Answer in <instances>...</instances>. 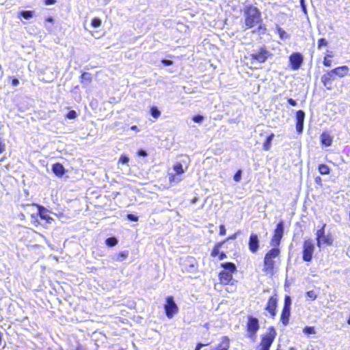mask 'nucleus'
<instances>
[{
  "label": "nucleus",
  "instance_id": "f257e3e1",
  "mask_svg": "<svg viewBox=\"0 0 350 350\" xmlns=\"http://www.w3.org/2000/svg\"><path fill=\"white\" fill-rule=\"evenodd\" d=\"M244 15L245 25L247 29H251L255 26L259 25V31H265V28L262 25L261 13L256 7H247Z\"/></svg>",
  "mask_w": 350,
  "mask_h": 350
},
{
  "label": "nucleus",
  "instance_id": "f03ea898",
  "mask_svg": "<svg viewBox=\"0 0 350 350\" xmlns=\"http://www.w3.org/2000/svg\"><path fill=\"white\" fill-rule=\"evenodd\" d=\"M280 254V251L278 248H273L265 254L262 271L266 275H273L276 259L278 258Z\"/></svg>",
  "mask_w": 350,
  "mask_h": 350
},
{
  "label": "nucleus",
  "instance_id": "7ed1b4c3",
  "mask_svg": "<svg viewBox=\"0 0 350 350\" xmlns=\"http://www.w3.org/2000/svg\"><path fill=\"white\" fill-rule=\"evenodd\" d=\"M221 267L224 270L219 273L220 282L228 284L232 279V273L236 271V267L232 262L222 263Z\"/></svg>",
  "mask_w": 350,
  "mask_h": 350
},
{
  "label": "nucleus",
  "instance_id": "20e7f679",
  "mask_svg": "<svg viewBox=\"0 0 350 350\" xmlns=\"http://www.w3.org/2000/svg\"><path fill=\"white\" fill-rule=\"evenodd\" d=\"M275 336L276 332L275 329L273 327H269L266 334L262 336L260 342L261 350H269Z\"/></svg>",
  "mask_w": 350,
  "mask_h": 350
},
{
  "label": "nucleus",
  "instance_id": "39448f33",
  "mask_svg": "<svg viewBox=\"0 0 350 350\" xmlns=\"http://www.w3.org/2000/svg\"><path fill=\"white\" fill-rule=\"evenodd\" d=\"M260 328L259 321L258 319L250 316L247 323V330L250 338L255 337L257 332Z\"/></svg>",
  "mask_w": 350,
  "mask_h": 350
},
{
  "label": "nucleus",
  "instance_id": "423d86ee",
  "mask_svg": "<svg viewBox=\"0 0 350 350\" xmlns=\"http://www.w3.org/2000/svg\"><path fill=\"white\" fill-rule=\"evenodd\" d=\"M325 224H324L321 229L317 232V241L318 247H321L322 244L331 245L332 243V239L330 235L325 234Z\"/></svg>",
  "mask_w": 350,
  "mask_h": 350
},
{
  "label": "nucleus",
  "instance_id": "0eeeda50",
  "mask_svg": "<svg viewBox=\"0 0 350 350\" xmlns=\"http://www.w3.org/2000/svg\"><path fill=\"white\" fill-rule=\"evenodd\" d=\"M166 316L171 319L174 317L175 314L178 312V308L177 305L174 301V298L172 297H168L166 299V304L164 306Z\"/></svg>",
  "mask_w": 350,
  "mask_h": 350
},
{
  "label": "nucleus",
  "instance_id": "6e6552de",
  "mask_svg": "<svg viewBox=\"0 0 350 350\" xmlns=\"http://www.w3.org/2000/svg\"><path fill=\"white\" fill-rule=\"evenodd\" d=\"M314 246L310 240H306L304 243L303 259L305 261H310L312 258V254Z\"/></svg>",
  "mask_w": 350,
  "mask_h": 350
},
{
  "label": "nucleus",
  "instance_id": "1a4fd4ad",
  "mask_svg": "<svg viewBox=\"0 0 350 350\" xmlns=\"http://www.w3.org/2000/svg\"><path fill=\"white\" fill-rule=\"evenodd\" d=\"M284 232V227L282 222L279 223L274 232V235L271 240V245L275 247L280 245V241L282 238Z\"/></svg>",
  "mask_w": 350,
  "mask_h": 350
},
{
  "label": "nucleus",
  "instance_id": "9d476101",
  "mask_svg": "<svg viewBox=\"0 0 350 350\" xmlns=\"http://www.w3.org/2000/svg\"><path fill=\"white\" fill-rule=\"evenodd\" d=\"M269 52L265 49L261 48L258 52L253 53L250 55L252 59L259 63L265 62L269 57Z\"/></svg>",
  "mask_w": 350,
  "mask_h": 350
},
{
  "label": "nucleus",
  "instance_id": "9b49d317",
  "mask_svg": "<svg viewBox=\"0 0 350 350\" xmlns=\"http://www.w3.org/2000/svg\"><path fill=\"white\" fill-rule=\"evenodd\" d=\"M303 62V57L299 53H294L290 56V63L292 69L297 70Z\"/></svg>",
  "mask_w": 350,
  "mask_h": 350
},
{
  "label": "nucleus",
  "instance_id": "f8f14e48",
  "mask_svg": "<svg viewBox=\"0 0 350 350\" xmlns=\"http://www.w3.org/2000/svg\"><path fill=\"white\" fill-rule=\"evenodd\" d=\"M258 244H259V239H258V235L256 234H252L250 235V241H249L250 250L253 253L256 252L259 247Z\"/></svg>",
  "mask_w": 350,
  "mask_h": 350
},
{
  "label": "nucleus",
  "instance_id": "ddd939ff",
  "mask_svg": "<svg viewBox=\"0 0 350 350\" xmlns=\"http://www.w3.org/2000/svg\"><path fill=\"white\" fill-rule=\"evenodd\" d=\"M305 118V113L303 111L299 110L297 112L296 114V129L299 133H301L303 131L304 127V121Z\"/></svg>",
  "mask_w": 350,
  "mask_h": 350
},
{
  "label": "nucleus",
  "instance_id": "4468645a",
  "mask_svg": "<svg viewBox=\"0 0 350 350\" xmlns=\"http://www.w3.org/2000/svg\"><path fill=\"white\" fill-rule=\"evenodd\" d=\"M174 170L175 171V174H170V180L171 182H179L180 179L176 178V176L178 174H181L185 172L183 170V165L180 163H176L174 166Z\"/></svg>",
  "mask_w": 350,
  "mask_h": 350
},
{
  "label": "nucleus",
  "instance_id": "2eb2a0df",
  "mask_svg": "<svg viewBox=\"0 0 350 350\" xmlns=\"http://www.w3.org/2000/svg\"><path fill=\"white\" fill-rule=\"evenodd\" d=\"M277 307V299L274 297H271L267 302L265 310H267L272 317L275 315V310Z\"/></svg>",
  "mask_w": 350,
  "mask_h": 350
},
{
  "label": "nucleus",
  "instance_id": "dca6fc26",
  "mask_svg": "<svg viewBox=\"0 0 350 350\" xmlns=\"http://www.w3.org/2000/svg\"><path fill=\"white\" fill-rule=\"evenodd\" d=\"M349 71V68L346 66L338 67L331 70L332 75H338L340 77H343L347 75Z\"/></svg>",
  "mask_w": 350,
  "mask_h": 350
},
{
  "label": "nucleus",
  "instance_id": "f3484780",
  "mask_svg": "<svg viewBox=\"0 0 350 350\" xmlns=\"http://www.w3.org/2000/svg\"><path fill=\"white\" fill-rule=\"evenodd\" d=\"M332 137L327 133H323L321 135V142L322 144L326 146H330L332 143Z\"/></svg>",
  "mask_w": 350,
  "mask_h": 350
},
{
  "label": "nucleus",
  "instance_id": "a211bd4d",
  "mask_svg": "<svg viewBox=\"0 0 350 350\" xmlns=\"http://www.w3.org/2000/svg\"><path fill=\"white\" fill-rule=\"evenodd\" d=\"M53 172L57 176H62L64 174L65 170L64 166L60 163H55L52 167Z\"/></svg>",
  "mask_w": 350,
  "mask_h": 350
},
{
  "label": "nucleus",
  "instance_id": "6ab92c4d",
  "mask_svg": "<svg viewBox=\"0 0 350 350\" xmlns=\"http://www.w3.org/2000/svg\"><path fill=\"white\" fill-rule=\"evenodd\" d=\"M92 81V75L89 72H83L81 76V84L86 87L88 86Z\"/></svg>",
  "mask_w": 350,
  "mask_h": 350
},
{
  "label": "nucleus",
  "instance_id": "aec40b11",
  "mask_svg": "<svg viewBox=\"0 0 350 350\" xmlns=\"http://www.w3.org/2000/svg\"><path fill=\"white\" fill-rule=\"evenodd\" d=\"M333 77V75L331 71L328 72L327 73L323 75L321 77V81L324 84L325 87H327V89H330V87L328 85H330V81Z\"/></svg>",
  "mask_w": 350,
  "mask_h": 350
},
{
  "label": "nucleus",
  "instance_id": "412c9836",
  "mask_svg": "<svg viewBox=\"0 0 350 350\" xmlns=\"http://www.w3.org/2000/svg\"><path fill=\"white\" fill-rule=\"evenodd\" d=\"M291 314V309L283 308L281 314V321L284 325H286Z\"/></svg>",
  "mask_w": 350,
  "mask_h": 350
},
{
  "label": "nucleus",
  "instance_id": "4be33fe9",
  "mask_svg": "<svg viewBox=\"0 0 350 350\" xmlns=\"http://www.w3.org/2000/svg\"><path fill=\"white\" fill-rule=\"evenodd\" d=\"M38 213L40 217L43 219H52V217H51L46 213V210L45 208L38 206Z\"/></svg>",
  "mask_w": 350,
  "mask_h": 350
},
{
  "label": "nucleus",
  "instance_id": "5701e85b",
  "mask_svg": "<svg viewBox=\"0 0 350 350\" xmlns=\"http://www.w3.org/2000/svg\"><path fill=\"white\" fill-rule=\"evenodd\" d=\"M274 137V134H271L266 139L265 142L264 143L263 148L265 150H269L271 146V143Z\"/></svg>",
  "mask_w": 350,
  "mask_h": 350
},
{
  "label": "nucleus",
  "instance_id": "b1692460",
  "mask_svg": "<svg viewBox=\"0 0 350 350\" xmlns=\"http://www.w3.org/2000/svg\"><path fill=\"white\" fill-rule=\"evenodd\" d=\"M226 241H224L222 242L218 243L215 246L214 249L211 252L212 256H216L219 254V248L222 246V245L225 243Z\"/></svg>",
  "mask_w": 350,
  "mask_h": 350
},
{
  "label": "nucleus",
  "instance_id": "393cba45",
  "mask_svg": "<svg viewBox=\"0 0 350 350\" xmlns=\"http://www.w3.org/2000/svg\"><path fill=\"white\" fill-rule=\"evenodd\" d=\"M319 172L321 174H328L329 173V168L325 164H321L319 166Z\"/></svg>",
  "mask_w": 350,
  "mask_h": 350
},
{
  "label": "nucleus",
  "instance_id": "a878e982",
  "mask_svg": "<svg viewBox=\"0 0 350 350\" xmlns=\"http://www.w3.org/2000/svg\"><path fill=\"white\" fill-rule=\"evenodd\" d=\"M33 12L32 11H22L20 15L25 19H29L33 16Z\"/></svg>",
  "mask_w": 350,
  "mask_h": 350
},
{
  "label": "nucleus",
  "instance_id": "bb28decb",
  "mask_svg": "<svg viewBox=\"0 0 350 350\" xmlns=\"http://www.w3.org/2000/svg\"><path fill=\"white\" fill-rule=\"evenodd\" d=\"M150 113L152 116L154 118H158L161 116L160 111L155 107L151 108Z\"/></svg>",
  "mask_w": 350,
  "mask_h": 350
},
{
  "label": "nucleus",
  "instance_id": "cd10ccee",
  "mask_svg": "<svg viewBox=\"0 0 350 350\" xmlns=\"http://www.w3.org/2000/svg\"><path fill=\"white\" fill-rule=\"evenodd\" d=\"M106 243L109 246H115L118 243V241L114 237L108 238L106 240Z\"/></svg>",
  "mask_w": 350,
  "mask_h": 350
},
{
  "label": "nucleus",
  "instance_id": "c85d7f7f",
  "mask_svg": "<svg viewBox=\"0 0 350 350\" xmlns=\"http://www.w3.org/2000/svg\"><path fill=\"white\" fill-rule=\"evenodd\" d=\"M189 262L190 263V265H189L190 269H189V271L192 272L196 268V262L195 259L193 258H189Z\"/></svg>",
  "mask_w": 350,
  "mask_h": 350
},
{
  "label": "nucleus",
  "instance_id": "c756f323",
  "mask_svg": "<svg viewBox=\"0 0 350 350\" xmlns=\"http://www.w3.org/2000/svg\"><path fill=\"white\" fill-rule=\"evenodd\" d=\"M92 26L96 28L100 26L101 25V21L98 18H94L92 20Z\"/></svg>",
  "mask_w": 350,
  "mask_h": 350
},
{
  "label": "nucleus",
  "instance_id": "7c9ffc66",
  "mask_svg": "<svg viewBox=\"0 0 350 350\" xmlns=\"http://www.w3.org/2000/svg\"><path fill=\"white\" fill-rule=\"evenodd\" d=\"M291 299L289 296H286L284 299V306L283 308L291 309Z\"/></svg>",
  "mask_w": 350,
  "mask_h": 350
},
{
  "label": "nucleus",
  "instance_id": "2f4dec72",
  "mask_svg": "<svg viewBox=\"0 0 350 350\" xmlns=\"http://www.w3.org/2000/svg\"><path fill=\"white\" fill-rule=\"evenodd\" d=\"M328 44L327 41L325 38H320L318 41V49H321Z\"/></svg>",
  "mask_w": 350,
  "mask_h": 350
},
{
  "label": "nucleus",
  "instance_id": "473e14b6",
  "mask_svg": "<svg viewBox=\"0 0 350 350\" xmlns=\"http://www.w3.org/2000/svg\"><path fill=\"white\" fill-rule=\"evenodd\" d=\"M128 254V252H122L118 255L117 260L122 261L126 258Z\"/></svg>",
  "mask_w": 350,
  "mask_h": 350
},
{
  "label": "nucleus",
  "instance_id": "72a5a7b5",
  "mask_svg": "<svg viewBox=\"0 0 350 350\" xmlns=\"http://www.w3.org/2000/svg\"><path fill=\"white\" fill-rule=\"evenodd\" d=\"M77 116V112L75 111H70L66 115V118L68 119H75Z\"/></svg>",
  "mask_w": 350,
  "mask_h": 350
},
{
  "label": "nucleus",
  "instance_id": "f704fd0d",
  "mask_svg": "<svg viewBox=\"0 0 350 350\" xmlns=\"http://www.w3.org/2000/svg\"><path fill=\"white\" fill-rule=\"evenodd\" d=\"M304 332L307 334H314L315 331L313 327H306L304 328Z\"/></svg>",
  "mask_w": 350,
  "mask_h": 350
},
{
  "label": "nucleus",
  "instance_id": "c9c22d12",
  "mask_svg": "<svg viewBox=\"0 0 350 350\" xmlns=\"http://www.w3.org/2000/svg\"><path fill=\"white\" fill-rule=\"evenodd\" d=\"M277 30L281 38H284L286 37V31L283 30L282 28L278 27Z\"/></svg>",
  "mask_w": 350,
  "mask_h": 350
},
{
  "label": "nucleus",
  "instance_id": "e433bc0d",
  "mask_svg": "<svg viewBox=\"0 0 350 350\" xmlns=\"http://www.w3.org/2000/svg\"><path fill=\"white\" fill-rule=\"evenodd\" d=\"M327 57H332V56L329 55L325 56L324 58V60H323V64L325 66L330 67L332 66V61L329 59H327Z\"/></svg>",
  "mask_w": 350,
  "mask_h": 350
},
{
  "label": "nucleus",
  "instance_id": "4c0bfd02",
  "mask_svg": "<svg viewBox=\"0 0 350 350\" xmlns=\"http://www.w3.org/2000/svg\"><path fill=\"white\" fill-rule=\"evenodd\" d=\"M129 161V157L126 156H124V155L121 156L120 158V160H119V162H120L123 164H126V163H128Z\"/></svg>",
  "mask_w": 350,
  "mask_h": 350
},
{
  "label": "nucleus",
  "instance_id": "58836bf2",
  "mask_svg": "<svg viewBox=\"0 0 350 350\" xmlns=\"http://www.w3.org/2000/svg\"><path fill=\"white\" fill-rule=\"evenodd\" d=\"M241 178V171L239 170L234 176V180L236 182H239Z\"/></svg>",
  "mask_w": 350,
  "mask_h": 350
},
{
  "label": "nucleus",
  "instance_id": "ea45409f",
  "mask_svg": "<svg viewBox=\"0 0 350 350\" xmlns=\"http://www.w3.org/2000/svg\"><path fill=\"white\" fill-rule=\"evenodd\" d=\"M307 296L313 300L317 298V295L314 291H308Z\"/></svg>",
  "mask_w": 350,
  "mask_h": 350
},
{
  "label": "nucleus",
  "instance_id": "a19ab883",
  "mask_svg": "<svg viewBox=\"0 0 350 350\" xmlns=\"http://www.w3.org/2000/svg\"><path fill=\"white\" fill-rule=\"evenodd\" d=\"M204 119V117L202 116H196L193 118V120L195 122H197V123H200Z\"/></svg>",
  "mask_w": 350,
  "mask_h": 350
},
{
  "label": "nucleus",
  "instance_id": "79ce46f5",
  "mask_svg": "<svg viewBox=\"0 0 350 350\" xmlns=\"http://www.w3.org/2000/svg\"><path fill=\"white\" fill-rule=\"evenodd\" d=\"M127 217L131 221H138V217H137V216H135V215H133V214H129L127 215Z\"/></svg>",
  "mask_w": 350,
  "mask_h": 350
},
{
  "label": "nucleus",
  "instance_id": "37998d69",
  "mask_svg": "<svg viewBox=\"0 0 350 350\" xmlns=\"http://www.w3.org/2000/svg\"><path fill=\"white\" fill-rule=\"evenodd\" d=\"M226 228L224 225H221L219 227V234L223 236L226 234Z\"/></svg>",
  "mask_w": 350,
  "mask_h": 350
},
{
  "label": "nucleus",
  "instance_id": "c03bdc74",
  "mask_svg": "<svg viewBox=\"0 0 350 350\" xmlns=\"http://www.w3.org/2000/svg\"><path fill=\"white\" fill-rule=\"evenodd\" d=\"M138 155L141 156V157H146V156H147V153H146V152L145 150H140L138 152Z\"/></svg>",
  "mask_w": 350,
  "mask_h": 350
},
{
  "label": "nucleus",
  "instance_id": "a18cd8bd",
  "mask_svg": "<svg viewBox=\"0 0 350 350\" xmlns=\"http://www.w3.org/2000/svg\"><path fill=\"white\" fill-rule=\"evenodd\" d=\"M288 103H289L290 105H293V106H295V105H297V102H296L295 100H293V98H289V99L288 100Z\"/></svg>",
  "mask_w": 350,
  "mask_h": 350
},
{
  "label": "nucleus",
  "instance_id": "49530a36",
  "mask_svg": "<svg viewBox=\"0 0 350 350\" xmlns=\"http://www.w3.org/2000/svg\"><path fill=\"white\" fill-rule=\"evenodd\" d=\"M162 63L164 64L166 66H170L172 64V62L170 60H162Z\"/></svg>",
  "mask_w": 350,
  "mask_h": 350
},
{
  "label": "nucleus",
  "instance_id": "de8ad7c7",
  "mask_svg": "<svg viewBox=\"0 0 350 350\" xmlns=\"http://www.w3.org/2000/svg\"><path fill=\"white\" fill-rule=\"evenodd\" d=\"M18 83H19V81H18V80L17 79H14L12 80V85H13L14 86H16V85H18Z\"/></svg>",
  "mask_w": 350,
  "mask_h": 350
},
{
  "label": "nucleus",
  "instance_id": "09e8293b",
  "mask_svg": "<svg viewBox=\"0 0 350 350\" xmlns=\"http://www.w3.org/2000/svg\"><path fill=\"white\" fill-rule=\"evenodd\" d=\"M205 345L202 344V343H198L196 347V349L195 350H200V349L204 346Z\"/></svg>",
  "mask_w": 350,
  "mask_h": 350
},
{
  "label": "nucleus",
  "instance_id": "8fccbe9b",
  "mask_svg": "<svg viewBox=\"0 0 350 350\" xmlns=\"http://www.w3.org/2000/svg\"><path fill=\"white\" fill-rule=\"evenodd\" d=\"M225 258H226V254H224V253H221V254H219V260H221L224 259Z\"/></svg>",
  "mask_w": 350,
  "mask_h": 350
},
{
  "label": "nucleus",
  "instance_id": "3c124183",
  "mask_svg": "<svg viewBox=\"0 0 350 350\" xmlns=\"http://www.w3.org/2000/svg\"><path fill=\"white\" fill-rule=\"evenodd\" d=\"M198 200V198L196 196L191 200V203L195 204Z\"/></svg>",
  "mask_w": 350,
  "mask_h": 350
},
{
  "label": "nucleus",
  "instance_id": "603ef678",
  "mask_svg": "<svg viewBox=\"0 0 350 350\" xmlns=\"http://www.w3.org/2000/svg\"><path fill=\"white\" fill-rule=\"evenodd\" d=\"M55 3V0H47V4H53Z\"/></svg>",
  "mask_w": 350,
  "mask_h": 350
},
{
  "label": "nucleus",
  "instance_id": "864d4df0",
  "mask_svg": "<svg viewBox=\"0 0 350 350\" xmlns=\"http://www.w3.org/2000/svg\"><path fill=\"white\" fill-rule=\"evenodd\" d=\"M131 130H133V131H138V129H137V126H135V125L132 126L131 127Z\"/></svg>",
  "mask_w": 350,
  "mask_h": 350
},
{
  "label": "nucleus",
  "instance_id": "5fc2aeb1",
  "mask_svg": "<svg viewBox=\"0 0 350 350\" xmlns=\"http://www.w3.org/2000/svg\"><path fill=\"white\" fill-rule=\"evenodd\" d=\"M31 218H32V222H37V220L33 215H31Z\"/></svg>",
  "mask_w": 350,
  "mask_h": 350
},
{
  "label": "nucleus",
  "instance_id": "6e6d98bb",
  "mask_svg": "<svg viewBox=\"0 0 350 350\" xmlns=\"http://www.w3.org/2000/svg\"><path fill=\"white\" fill-rule=\"evenodd\" d=\"M236 237L235 234L232 235V237H229L228 239H234Z\"/></svg>",
  "mask_w": 350,
  "mask_h": 350
},
{
  "label": "nucleus",
  "instance_id": "4d7b16f0",
  "mask_svg": "<svg viewBox=\"0 0 350 350\" xmlns=\"http://www.w3.org/2000/svg\"><path fill=\"white\" fill-rule=\"evenodd\" d=\"M48 223H51V221H53V219H45Z\"/></svg>",
  "mask_w": 350,
  "mask_h": 350
},
{
  "label": "nucleus",
  "instance_id": "13d9d810",
  "mask_svg": "<svg viewBox=\"0 0 350 350\" xmlns=\"http://www.w3.org/2000/svg\"><path fill=\"white\" fill-rule=\"evenodd\" d=\"M306 350H314V349L312 348L308 347Z\"/></svg>",
  "mask_w": 350,
  "mask_h": 350
},
{
  "label": "nucleus",
  "instance_id": "bf43d9fd",
  "mask_svg": "<svg viewBox=\"0 0 350 350\" xmlns=\"http://www.w3.org/2000/svg\"><path fill=\"white\" fill-rule=\"evenodd\" d=\"M49 21H52V18H49L48 19Z\"/></svg>",
  "mask_w": 350,
  "mask_h": 350
},
{
  "label": "nucleus",
  "instance_id": "052dcab7",
  "mask_svg": "<svg viewBox=\"0 0 350 350\" xmlns=\"http://www.w3.org/2000/svg\"><path fill=\"white\" fill-rule=\"evenodd\" d=\"M348 323L350 324V318L348 320Z\"/></svg>",
  "mask_w": 350,
  "mask_h": 350
}]
</instances>
